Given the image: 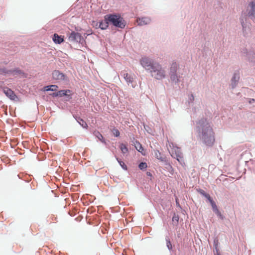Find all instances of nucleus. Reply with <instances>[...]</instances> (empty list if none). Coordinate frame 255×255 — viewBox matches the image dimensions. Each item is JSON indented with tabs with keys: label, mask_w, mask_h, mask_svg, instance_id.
Returning <instances> with one entry per match:
<instances>
[{
	"label": "nucleus",
	"mask_w": 255,
	"mask_h": 255,
	"mask_svg": "<svg viewBox=\"0 0 255 255\" xmlns=\"http://www.w3.org/2000/svg\"><path fill=\"white\" fill-rule=\"evenodd\" d=\"M138 167L141 170L144 169L146 168L147 164L145 162H141L139 164Z\"/></svg>",
	"instance_id": "obj_26"
},
{
	"label": "nucleus",
	"mask_w": 255,
	"mask_h": 255,
	"mask_svg": "<svg viewBox=\"0 0 255 255\" xmlns=\"http://www.w3.org/2000/svg\"><path fill=\"white\" fill-rule=\"evenodd\" d=\"M76 120L83 128H88L87 123L80 117H76Z\"/></svg>",
	"instance_id": "obj_18"
},
{
	"label": "nucleus",
	"mask_w": 255,
	"mask_h": 255,
	"mask_svg": "<svg viewBox=\"0 0 255 255\" xmlns=\"http://www.w3.org/2000/svg\"><path fill=\"white\" fill-rule=\"evenodd\" d=\"M177 66L178 65L176 63H174L172 64L170 68L171 72L173 73V74L171 75L170 78L171 80L175 83H177L178 82V76L176 74H174V72H176Z\"/></svg>",
	"instance_id": "obj_9"
},
{
	"label": "nucleus",
	"mask_w": 255,
	"mask_h": 255,
	"mask_svg": "<svg viewBox=\"0 0 255 255\" xmlns=\"http://www.w3.org/2000/svg\"><path fill=\"white\" fill-rule=\"evenodd\" d=\"M53 41L56 44H61L64 41V36H59L58 34H54L52 38Z\"/></svg>",
	"instance_id": "obj_14"
},
{
	"label": "nucleus",
	"mask_w": 255,
	"mask_h": 255,
	"mask_svg": "<svg viewBox=\"0 0 255 255\" xmlns=\"http://www.w3.org/2000/svg\"><path fill=\"white\" fill-rule=\"evenodd\" d=\"M120 148L123 153L125 154L128 152V149L127 145L125 144L122 143L120 145Z\"/></svg>",
	"instance_id": "obj_21"
},
{
	"label": "nucleus",
	"mask_w": 255,
	"mask_h": 255,
	"mask_svg": "<svg viewBox=\"0 0 255 255\" xmlns=\"http://www.w3.org/2000/svg\"><path fill=\"white\" fill-rule=\"evenodd\" d=\"M3 92L6 96L9 97L11 100L15 101L17 99V96L11 89L5 88L3 89Z\"/></svg>",
	"instance_id": "obj_11"
},
{
	"label": "nucleus",
	"mask_w": 255,
	"mask_h": 255,
	"mask_svg": "<svg viewBox=\"0 0 255 255\" xmlns=\"http://www.w3.org/2000/svg\"><path fill=\"white\" fill-rule=\"evenodd\" d=\"M58 87L55 85H51L44 87V90L45 91H56L57 90Z\"/></svg>",
	"instance_id": "obj_17"
},
{
	"label": "nucleus",
	"mask_w": 255,
	"mask_h": 255,
	"mask_svg": "<svg viewBox=\"0 0 255 255\" xmlns=\"http://www.w3.org/2000/svg\"><path fill=\"white\" fill-rule=\"evenodd\" d=\"M201 193L206 198L208 199L209 201H210L212 198H211L209 194L206 193L204 191H202Z\"/></svg>",
	"instance_id": "obj_27"
},
{
	"label": "nucleus",
	"mask_w": 255,
	"mask_h": 255,
	"mask_svg": "<svg viewBox=\"0 0 255 255\" xmlns=\"http://www.w3.org/2000/svg\"><path fill=\"white\" fill-rule=\"evenodd\" d=\"M151 20L148 17L138 18L136 20V22L139 25H144L150 23Z\"/></svg>",
	"instance_id": "obj_13"
},
{
	"label": "nucleus",
	"mask_w": 255,
	"mask_h": 255,
	"mask_svg": "<svg viewBox=\"0 0 255 255\" xmlns=\"http://www.w3.org/2000/svg\"><path fill=\"white\" fill-rule=\"evenodd\" d=\"M52 77L53 79L58 81H64L67 80L66 76L63 73L60 72L58 70H55L52 73Z\"/></svg>",
	"instance_id": "obj_7"
},
{
	"label": "nucleus",
	"mask_w": 255,
	"mask_h": 255,
	"mask_svg": "<svg viewBox=\"0 0 255 255\" xmlns=\"http://www.w3.org/2000/svg\"><path fill=\"white\" fill-rule=\"evenodd\" d=\"M154 155L157 159L160 160L161 161H164V158L162 156V155H161V153L159 152V150H154Z\"/></svg>",
	"instance_id": "obj_20"
},
{
	"label": "nucleus",
	"mask_w": 255,
	"mask_h": 255,
	"mask_svg": "<svg viewBox=\"0 0 255 255\" xmlns=\"http://www.w3.org/2000/svg\"><path fill=\"white\" fill-rule=\"evenodd\" d=\"M105 18L109 21V23L121 28H124L126 24L125 20L120 15L107 14Z\"/></svg>",
	"instance_id": "obj_2"
},
{
	"label": "nucleus",
	"mask_w": 255,
	"mask_h": 255,
	"mask_svg": "<svg viewBox=\"0 0 255 255\" xmlns=\"http://www.w3.org/2000/svg\"><path fill=\"white\" fill-rule=\"evenodd\" d=\"M134 146L135 148L140 152H141L142 154H144L142 151H143V148L142 147L141 144L137 141H136L134 143Z\"/></svg>",
	"instance_id": "obj_19"
},
{
	"label": "nucleus",
	"mask_w": 255,
	"mask_h": 255,
	"mask_svg": "<svg viewBox=\"0 0 255 255\" xmlns=\"http://www.w3.org/2000/svg\"><path fill=\"white\" fill-rule=\"evenodd\" d=\"M179 220V217L178 215H176L175 214L174 215L173 218H172V221L173 222H176V223L178 222Z\"/></svg>",
	"instance_id": "obj_28"
},
{
	"label": "nucleus",
	"mask_w": 255,
	"mask_h": 255,
	"mask_svg": "<svg viewBox=\"0 0 255 255\" xmlns=\"http://www.w3.org/2000/svg\"><path fill=\"white\" fill-rule=\"evenodd\" d=\"M245 13L251 19H255V2L252 1L248 4Z\"/></svg>",
	"instance_id": "obj_5"
},
{
	"label": "nucleus",
	"mask_w": 255,
	"mask_h": 255,
	"mask_svg": "<svg viewBox=\"0 0 255 255\" xmlns=\"http://www.w3.org/2000/svg\"><path fill=\"white\" fill-rule=\"evenodd\" d=\"M198 127L203 142L206 145L212 146L215 142V136L214 132L210 124L206 120H202L199 122Z\"/></svg>",
	"instance_id": "obj_1"
},
{
	"label": "nucleus",
	"mask_w": 255,
	"mask_h": 255,
	"mask_svg": "<svg viewBox=\"0 0 255 255\" xmlns=\"http://www.w3.org/2000/svg\"><path fill=\"white\" fill-rule=\"evenodd\" d=\"M140 62L141 65L148 70H151L152 68V66L154 64L150 59L146 57H142Z\"/></svg>",
	"instance_id": "obj_6"
},
{
	"label": "nucleus",
	"mask_w": 255,
	"mask_h": 255,
	"mask_svg": "<svg viewBox=\"0 0 255 255\" xmlns=\"http://www.w3.org/2000/svg\"><path fill=\"white\" fill-rule=\"evenodd\" d=\"M51 95L52 97H59L58 92L56 93H53L52 94H51Z\"/></svg>",
	"instance_id": "obj_30"
},
{
	"label": "nucleus",
	"mask_w": 255,
	"mask_h": 255,
	"mask_svg": "<svg viewBox=\"0 0 255 255\" xmlns=\"http://www.w3.org/2000/svg\"><path fill=\"white\" fill-rule=\"evenodd\" d=\"M176 205H177L179 206V203L177 201V199L176 200Z\"/></svg>",
	"instance_id": "obj_33"
},
{
	"label": "nucleus",
	"mask_w": 255,
	"mask_h": 255,
	"mask_svg": "<svg viewBox=\"0 0 255 255\" xmlns=\"http://www.w3.org/2000/svg\"><path fill=\"white\" fill-rule=\"evenodd\" d=\"M81 39V35L79 33L75 31H72L68 37V40L71 42H80Z\"/></svg>",
	"instance_id": "obj_8"
},
{
	"label": "nucleus",
	"mask_w": 255,
	"mask_h": 255,
	"mask_svg": "<svg viewBox=\"0 0 255 255\" xmlns=\"http://www.w3.org/2000/svg\"><path fill=\"white\" fill-rule=\"evenodd\" d=\"M255 101V99H250L249 100V103L250 104H252L253 103H254V102Z\"/></svg>",
	"instance_id": "obj_31"
},
{
	"label": "nucleus",
	"mask_w": 255,
	"mask_h": 255,
	"mask_svg": "<svg viewBox=\"0 0 255 255\" xmlns=\"http://www.w3.org/2000/svg\"><path fill=\"white\" fill-rule=\"evenodd\" d=\"M209 202H210L211 206L212 207V208L213 210L215 212H219V211L217 208V206H216L215 202L212 199H211Z\"/></svg>",
	"instance_id": "obj_23"
},
{
	"label": "nucleus",
	"mask_w": 255,
	"mask_h": 255,
	"mask_svg": "<svg viewBox=\"0 0 255 255\" xmlns=\"http://www.w3.org/2000/svg\"><path fill=\"white\" fill-rule=\"evenodd\" d=\"M117 160H118L119 163L121 166V167L124 169V170H127V166L125 164V163L122 161L121 159H120L118 158H117Z\"/></svg>",
	"instance_id": "obj_24"
},
{
	"label": "nucleus",
	"mask_w": 255,
	"mask_h": 255,
	"mask_svg": "<svg viewBox=\"0 0 255 255\" xmlns=\"http://www.w3.org/2000/svg\"><path fill=\"white\" fill-rule=\"evenodd\" d=\"M123 76L128 85L131 84L132 88H134L136 86V83L133 81V77L128 73H124L123 74Z\"/></svg>",
	"instance_id": "obj_10"
},
{
	"label": "nucleus",
	"mask_w": 255,
	"mask_h": 255,
	"mask_svg": "<svg viewBox=\"0 0 255 255\" xmlns=\"http://www.w3.org/2000/svg\"><path fill=\"white\" fill-rule=\"evenodd\" d=\"M171 149H168L171 155L175 158L180 163L183 161V156L181 150L177 147H174L173 143H169V144Z\"/></svg>",
	"instance_id": "obj_4"
},
{
	"label": "nucleus",
	"mask_w": 255,
	"mask_h": 255,
	"mask_svg": "<svg viewBox=\"0 0 255 255\" xmlns=\"http://www.w3.org/2000/svg\"><path fill=\"white\" fill-rule=\"evenodd\" d=\"M168 165L171 169H172V166L169 164H168Z\"/></svg>",
	"instance_id": "obj_34"
},
{
	"label": "nucleus",
	"mask_w": 255,
	"mask_h": 255,
	"mask_svg": "<svg viewBox=\"0 0 255 255\" xmlns=\"http://www.w3.org/2000/svg\"><path fill=\"white\" fill-rule=\"evenodd\" d=\"M150 72L152 73V76L157 79H162L165 77L164 70L157 63H154V65L152 66Z\"/></svg>",
	"instance_id": "obj_3"
},
{
	"label": "nucleus",
	"mask_w": 255,
	"mask_h": 255,
	"mask_svg": "<svg viewBox=\"0 0 255 255\" xmlns=\"http://www.w3.org/2000/svg\"><path fill=\"white\" fill-rule=\"evenodd\" d=\"M94 134L100 141L105 142L103 135L99 131H95Z\"/></svg>",
	"instance_id": "obj_22"
},
{
	"label": "nucleus",
	"mask_w": 255,
	"mask_h": 255,
	"mask_svg": "<svg viewBox=\"0 0 255 255\" xmlns=\"http://www.w3.org/2000/svg\"><path fill=\"white\" fill-rule=\"evenodd\" d=\"M253 58L251 59V60L252 62L255 63V59H254L255 58V54H253Z\"/></svg>",
	"instance_id": "obj_32"
},
{
	"label": "nucleus",
	"mask_w": 255,
	"mask_h": 255,
	"mask_svg": "<svg viewBox=\"0 0 255 255\" xmlns=\"http://www.w3.org/2000/svg\"><path fill=\"white\" fill-rule=\"evenodd\" d=\"M109 21L107 20L106 19H105V18H104V20H103L101 22H97L96 25V26L99 27L101 29L104 30V29H106L107 28V27L109 26Z\"/></svg>",
	"instance_id": "obj_12"
},
{
	"label": "nucleus",
	"mask_w": 255,
	"mask_h": 255,
	"mask_svg": "<svg viewBox=\"0 0 255 255\" xmlns=\"http://www.w3.org/2000/svg\"><path fill=\"white\" fill-rule=\"evenodd\" d=\"M167 246L169 250H171L172 249V245L169 241L167 242Z\"/></svg>",
	"instance_id": "obj_29"
},
{
	"label": "nucleus",
	"mask_w": 255,
	"mask_h": 255,
	"mask_svg": "<svg viewBox=\"0 0 255 255\" xmlns=\"http://www.w3.org/2000/svg\"><path fill=\"white\" fill-rule=\"evenodd\" d=\"M112 132H113V134H114L116 137H118V136H119L120 133L119 130L118 129L114 128H113V129L112 130Z\"/></svg>",
	"instance_id": "obj_25"
},
{
	"label": "nucleus",
	"mask_w": 255,
	"mask_h": 255,
	"mask_svg": "<svg viewBox=\"0 0 255 255\" xmlns=\"http://www.w3.org/2000/svg\"><path fill=\"white\" fill-rule=\"evenodd\" d=\"M59 97H62L63 96H70L72 95V91L70 90H62L58 91Z\"/></svg>",
	"instance_id": "obj_16"
},
{
	"label": "nucleus",
	"mask_w": 255,
	"mask_h": 255,
	"mask_svg": "<svg viewBox=\"0 0 255 255\" xmlns=\"http://www.w3.org/2000/svg\"><path fill=\"white\" fill-rule=\"evenodd\" d=\"M240 79L239 74L237 73H235L232 79V86L233 88L236 87L238 82Z\"/></svg>",
	"instance_id": "obj_15"
}]
</instances>
